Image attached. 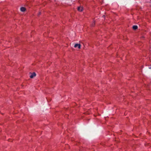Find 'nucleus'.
<instances>
[{
	"instance_id": "f257e3e1",
	"label": "nucleus",
	"mask_w": 151,
	"mask_h": 151,
	"mask_svg": "<svg viewBox=\"0 0 151 151\" xmlns=\"http://www.w3.org/2000/svg\"><path fill=\"white\" fill-rule=\"evenodd\" d=\"M81 45L80 44H76L74 45V47L76 48L77 47H78V49H80L81 48Z\"/></svg>"
},
{
	"instance_id": "f03ea898",
	"label": "nucleus",
	"mask_w": 151,
	"mask_h": 151,
	"mask_svg": "<svg viewBox=\"0 0 151 151\" xmlns=\"http://www.w3.org/2000/svg\"><path fill=\"white\" fill-rule=\"evenodd\" d=\"M36 75V73H35L34 72L32 73L31 74V75L30 76V78H33Z\"/></svg>"
},
{
	"instance_id": "7ed1b4c3",
	"label": "nucleus",
	"mask_w": 151,
	"mask_h": 151,
	"mask_svg": "<svg viewBox=\"0 0 151 151\" xmlns=\"http://www.w3.org/2000/svg\"><path fill=\"white\" fill-rule=\"evenodd\" d=\"M78 10L80 12H81L83 10V8L82 7L80 6L78 7Z\"/></svg>"
},
{
	"instance_id": "20e7f679",
	"label": "nucleus",
	"mask_w": 151,
	"mask_h": 151,
	"mask_svg": "<svg viewBox=\"0 0 151 151\" xmlns=\"http://www.w3.org/2000/svg\"><path fill=\"white\" fill-rule=\"evenodd\" d=\"M20 10L22 12H24L26 10V8L24 7H22L20 9Z\"/></svg>"
},
{
	"instance_id": "39448f33",
	"label": "nucleus",
	"mask_w": 151,
	"mask_h": 151,
	"mask_svg": "<svg viewBox=\"0 0 151 151\" xmlns=\"http://www.w3.org/2000/svg\"><path fill=\"white\" fill-rule=\"evenodd\" d=\"M132 28L136 30L137 28V27L136 25H134L133 26Z\"/></svg>"
},
{
	"instance_id": "423d86ee",
	"label": "nucleus",
	"mask_w": 151,
	"mask_h": 151,
	"mask_svg": "<svg viewBox=\"0 0 151 151\" xmlns=\"http://www.w3.org/2000/svg\"><path fill=\"white\" fill-rule=\"evenodd\" d=\"M95 22H94L92 24L91 26L92 27H93L95 25Z\"/></svg>"
},
{
	"instance_id": "0eeeda50",
	"label": "nucleus",
	"mask_w": 151,
	"mask_h": 151,
	"mask_svg": "<svg viewBox=\"0 0 151 151\" xmlns=\"http://www.w3.org/2000/svg\"><path fill=\"white\" fill-rule=\"evenodd\" d=\"M41 14V12H40L39 13V14H38V15H40V14Z\"/></svg>"
},
{
	"instance_id": "6e6552de",
	"label": "nucleus",
	"mask_w": 151,
	"mask_h": 151,
	"mask_svg": "<svg viewBox=\"0 0 151 151\" xmlns=\"http://www.w3.org/2000/svg\"><path fill=\"white\" fill-rule=\"evenodd\" d=\"M149 68L150 69H151V66L150 67H149Z\"/></svg>"
}]
</instances>
